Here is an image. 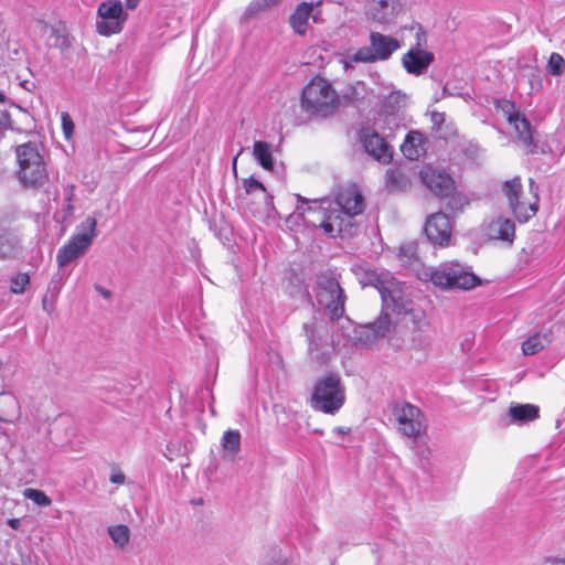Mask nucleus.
I'll use <instances>...</instances> for the list:
<instances>
[{"mask_svg":"<svg viewBox=\"0 0 565 565\" xmlns=\"http://www.w3.org/2000/svg\"><path fill=\"white\" fill-rule=\"evenodd\" d=\"M243 188L247 194H253L257 191L262 192L264 194V198L266 200V203H271L273 196L268 194L265 185L255 179L254 177H249L243 180Z\"/></svg>","mask_w":565,"mask_h":565,"instance_id":"obj_31","label":"nucleus"},{"mask_svg":"<svg viewBox=\"0 0 565 565\" xmlns=\"http://www.w3.org/2000/svg\"><path fill=\"white\" fill-rule=\"evenodd\" d=\"M502 110L507 117L508 122L514 128L518 140L522 143L524 149L531 153H537V143L534 142L531 122L522 115L513 103L504 102Z\"/></svg>","mask_w":565,"mask_h":565,"instance_id":"obj_13","label":"nucleus"},{"mask_svg":"<svg viewBox=\"0 0 565 565\" xmlns=\"http://www.w3.org/2000/svg\"><path fill=\"white\" fill-rule=\"evenodd\" d=\"M361 143L364 150L375 160L382 163L391 162L393 149L376 131L363 129L361 131Z\"/></svg>","mask_w":565,"mask_h":565,"instance_id":"obj_17","label":"nucleus"},{"mask_svg":"<svg viewBox=\"0 0 565 565\" xmlns=\"http://www.w3.org/2000/svg\"><path fill=\"white\" fill-rule=\"evenodd\" d=\"M426 137L418 130H411L404 142L401 145V151L405 158L409 160H417L419 157L425 154Z\"/></svg>","mask_w":565,"mask_h":565,"instance_id":"obj_22","label":"nucleus"},{"mask_svg":"<svg viewBox=\"0 0 565 565\" xmlns=\"http://www.w3.org/2000/svg\"><path fill=\"white\" fill-rule=\"evenodd\" d=\"M424 232L433 244L446 246L450 241L452 223L447 214L437 212L427 217Z\"/></svg>","mask_w":565,"mask_h":565,"instance_id":"obj_15","label":"nucleus"},{"mask_svg":"<svg viewBox=\"0 0 565 565\" xmlns=\"http://www.w3.org/2000/svg\"><path fill=\"white\" fill-rule=\"evenodd\" d=\"M530 190L532 200H525L522 193V183L519 177L507 180L503 183L502 191L508 200L509 207L519 223H526L535 216L539 211V195L535 182L530 179Z\"/></svg>","mask_w":565,"mask_h":565,"instance_id":"obj_8","label":"nucleus"},{"mask_svg":"<svg viewBox=\"0 0 565 565\" xmlns=\"http://www.w3.org/2000/svg\"><path fill=\"white\" fill-rule=\"evenodd\" d=\"M430 281L443 289L469 290L480 285V278L459 263H444L430 270Z\"/></svg>","mask_w":565,"mask_h":565,"instance_id":"obj_9","label":"nucleus"},{"mask_svg":"<svg viewBox=\"0 0 565 565\" xmlns=\"http://www.w3.org/2000/svg\"><path fill=\"white\" fill-rule=\"evenodd\" d=\"M279 1L280 0H254L247 7L245 14L247 17H252L259 11H263L265 9L270 8L271 6H275Z\"/></svg>","mask_w":565,"mask_h":565,"instance_id":"obj_36","label":"nucleus"},{"mask_svg":"<svg viewBox=\"0 0 565 565\" xmlns=\"http://www.w3.org/2000/svg\"><path fill=\"white\" fill-rule=\"evenodd\" d=\"M23 495L39 507H49L52 503L51 499L42 490L26 488L23 491Z\"/></svg>","mask_w":565,"mask_h":565,"instance_id":"obj_35","label":"nucleus"},{"mask_svg":"<svg viewBox=\"0 0 565 565\" xmlns=\"http://www.w3.org/2000/svg\"><path fill=\"white\" fill-rule=\"evenodd\" d=\"M541 153H551L561 157L565 153V125L559 126L541 146L537 145Z\"/></svg>","mask_w":565,"mask_h":565,"instance_id":"obj_23","label":"nucleus"},{"mask_svg":"<svg viewBox=\"0 0 565 565\" xmlns=\"http://www.w3.org/2000/svg\"><path fill=\"white\" fill-rule=\"evenodd\" d=\"M397 0H370L367 4V14L381 24L391 22L397 14Z\"/></svg>","mask_w":565,"mask_h":565,"instance_id":"obj_21","label":"nucleus"},{"mask_svg":"<svg viewBox=\"0 0 565 565\" xmlns=\"http://www.w3.org/2000/svg\"><path fill=\"white\" fill-rule=\"evenodd\" d=\"M11 125L10 113L4 108H0V138L3 136L4 131L11 128Z\"/></svg>","mask_w":565,"mask_h":565,"instance_id":"obj_38","label":"nucleus"},{"mask_svg":"<svg viewBox=\"0 0 565 565\" xmlns=\"http://www.w3.org/2000/svg\"><path fill=\"white\" fill-rule=\"evenodd\" d=\"M399 255L412 258L415 255V247L411 244L399 247Z\"/></svg>","mask_w":565,"mask_h":565,"instance_id":"obj_40","label":"nucleus"},{"mask_svg":"<svg viewBox=\"0 0 565 565\" xmlns=\"http://www.w3.org/2000/svg\"><path fill=\"white\" fill-rule=\"evenodd\" d=\"M30 285V276L26 273H19L10 278V291L14 295H21Z\"/></svg>","mask_w":565,"mask_h":565,"instance_id":"obj_34","label":"nucleus"},{"mask_svg":"<svg viewBox=\"0 0 565 565\" xmlns=\"http://www.w3.org/2000/svg\"><path fill=\"white\" fill-rule=\"evenodd\" d=\"M363 286H374L382 298V311L379 318L364 327V333L369 342L388 337L396 322L392 320L390 312L396 315L406 313L409 310V300L394 281H386L382 274L366 269L360 279Z\"/></svg>","mask_w":565,"mask_h":565,"instance_id":"obj_2","label":"nucleus"},{"mask_svg":"<svg viewBox=\"0 0 565 565\" xmlns=\"http://www.w3.org/2000/svg\"><path fill=\"white\" fill-rule=\"evenodd\" d=\"M332 431H333V434L343 436V435H347L350 431V429L342 427V426H338V427H334Z\"/></svg>","mask_w":565,"mask_h":565,"instance_id":"obj_43","label":"nucleus"},{"mask_svg":"<svg viewBox=\"0 0 565 565\" xmlns=\"http://www.w3.org/2000/svg\"><path fill=\"white\" fill-rule=\"evenodd\" d=\"M4 99V96L3 94L0 93V102H2Z\"/></svg>","mask_w":565,"mask_h":565,"instance_id":"obj_48","label":"nucleus"},{"mask_svg":"<svg viewBox=\"0 0 565 565\" xmlns=\"http://www.w3.org/2000/svg\"><path fill=\"white\" fill-rule=\"evenodd\" d=\"M108 533L113 542L119 547L126 546L129 542V529L126 525L109 526Z\"/></svg>","mask_w":565,"mask_h":565,"instance_id":"obj_30","label":"nucleus"},{"mask_svg":"<svg viewBox=\"0 0 565 565\" xmlns=\"http://www.w3.org/2000/svg\"><path fill=\"white\" fill-rule=\"evenodd\" d=\"M444 120H445L444 113L434 111L431 114V121L434 122V125H440L441 122H444Z\"/></svg>","mask_w":565,"mask_h":565,"instance_id":"obj_41","label":"nucleus"},{"mask_svg":"<svg viewBox=\"0 0 565 565\" xmlns=\"http://www.w3.org/2000/svg\"><path fill=\"white\" fill-rule=\"evenodd\" d=\"M411 185L407 174L399 168H390L385 173V186L388 192L405 191Z\"/></svg>","mask_w":565,"mask_h":565,"instance_id":"obj_24","label":"nucleus"},{"mask_svg":"<svg viewBox=\"0 0 565 565\" xmlns=\"http://www.w3.org/2000/svg\"><path fill=\"white\" fill-rule=\"evenodd\" d=\"M0 565H4V564L0 563Z\"/></svg>","mask_w":565,"mask_h":565,"instance_id":"obj_49","label":"nucleus"},{"mask_svg":"<svg viewBox=\"0 0 565 565\" xmlns=\"http://www.w3.org/2000/svg\"><path fill=\"white\" fill-rule=\"evenodd\" d=\"M434 62V54L418 45L408 50L402 57L403 67L408 74L420 75Z\"/></svg>","mask_w":565,"mask_h":565,"instance_id":"obj_18","label":"nucleus"},{"mask_svg":"<svg viewBox=\"0 0 565 565\" xmlns=\"http://www.w3.org/2000/svg\"><path fill=\"white\" fill-rule=\"evenodd\" d=\"M296 212L305 217L306 212L317 217L310 220L313 226H319L328 236L342 238L351 237L356 233L354 216L364 211V198L358 186L351 185L339 191L335 204L338 209L329 210L324 206L328 201H307L297 194Z\"/></svg>","mask_w":565,"mask_h":565,"instance_id":"obj_1","label":"nucleus"},{"mask_svg":"<svg viewBox=\"0 0 565 565\" xmlns=\"http://www.w3.org/2000/svg\"><path fill=\"white\" fill-rule=\"evenodd\" d=\"M565 70V60L564 57L556 52H553L550 55V58L546 64V72L552 76H561Z\"/></svg>","mask_w":565,"mask_h":565,"instance_id":"obj_33","label":"nucleus"},{"mask_svg":"<svg viewBox=\"0 0 565 565\" xmlns=\"http://www.w3.org/2000/svg\"><path fill=\"white\" fill-rule=\"evenodd\" d=\"M551 339L547 334L535 333L522 343V351L525 355H533L548 345Z\"/></svg>","mask_w":565,"mask_h":565,"instance_id":"obj_27","label":"nucleus"},{"mask_svg":"<svg viewBox=\"0 0 565 565\" xmlns=\"http://www.w3.org/2000/svg\"><path fill=\"white\" fill-rule=\"evenodd\" d=\"M62 131L65 140L70 141L74 135L75 125L67 111L61 113Z\"/></svg>","mask_w":565,"mask_h":565,"instance_id":"obj_37","label":"nucleus"},{"mask_svg":"<svg viewBox=\"0 0 565 565\" xmlns=\"http://www.w3.org/2000/svg\"><path fill=\"white\" fill-rule=\"evenodd\" d=\"M509 415L515 423H527L539 417V407L533 404H518L510 407Z\"/></svg>","mask_w":565,"mask_h":565,"instance_id":"obj_25","label":"nucleus"},{"mask_svg":"<svg viewBox=\"0 0 565 565\" xmlns=\"http://www.w3.org/2000/svg\"><path fill=\"white\" fill-rule=\"evenodd\" d=\"M140 0H125L126 7L128 9H135L139 4Z\"/></svg>","mask_w":565,"mask_h":565,"instance_id":"obj_44","label":"nucleus"},{"mask_svg":"<svg viewBox=\"0 0 565 565\" xmlns=\"http://www.w3.org/2000/svg\"><path fill=\"white\" fill-rule=\"evenodd\" d=\"M222 446L226 451L237 454L241 448V434L238 430H226L222 438Z\"/></svg>","mask_w":565,"mask_h":565,"instance_id":"obj_29","label":"nucleus"},{"mask_svg":"<svg viewBox=\"0 0 565 565\" xmlns=\"http://www.w3.org/2000/svg\"><path fill=\"white\" fill-rule=\"evenodd\" d=\"M300 102L309 115L327 117L338 108L340 99L330 82L316 76L303 87Z\"/></svg>","mask_w":565,"mask_h":565,"instance_id":"obj_4","label":"nucleus"},{"mask_svg":"<svg viewBox=\"0 0 565 565\" xmlns=\"http://www.w3.org/2000/svg\"><path fill=\"white\" fill-rule=\"evenodd\" d=\"M253 154L255 160L265 170L274 169V159L271 154V147L266 141H255L253 146Z\"/></svg>","mask_w":565,"mask_h":565,"instance_id":"obj_26","label":"nucleus"},{"mask_svg":"<svg viewBox=\"0 0 565 565\" xmlns=\"http://www.w3.org/2000/svg\"><path fill=\"white\" fill-rule=\"evenodd\" d=\"M18 250V241L11 235H0V258L12 257Z\"/></svg>","mask_w":565,"mask_h":565,"instance_id":"obj_32","label":"nucleus"},{"mask_svg":"<svg viewBox=\"0 0 565 565\" xmlns=\"http://www.w3.org/2000/svg\"><path fill=\"white\" fill-rule=\"evenodd\" d=\"M444 199H447L446 207L454 213L463 211L470 203L468 195L461 191H456V189Z\"/></svg>","mask_w":565,"mask_h":565,"instance_id":"obj_28","label":"nucleus"},{"mask_svg":"<svg viewBox=\"0 0 565 565\" xmlns=\"http://www.w3.org/2000/svg\"><path fill=\"white\" fill-rule=\"evenodd\" d=\"M95 289L106 299L110 298L111 296V292L105 288H103L102 286H96Z\"/></svg>","mask_w":565,"mask_h":565,"instance_id":"obj_42","label":"nucleus"},{"mask_svg":"<svg viewBox=\"0 0 565 565\" xmlns=\"http://www.w3.org/2000/svg\"><path fill=\"white\" fill-rule=\"evenodd\" d=\"M484 232L489 239L512 245L515 237V225L510 218L497 217L486 225Z\"/></svg>","mask_w":565,"mask_h":565,"instance_id":"obj_20","label":"nucleus"},{"mask_svg":"<svg viewBox=\"0 0 565 565\" xmlns=\"http://www.w3.org/2000/svg\"><path fill=\"white\" fill-rule=\"evenodd\" d=\"M321 1L313 2H301L299 3L291 15L289 17V24L295 33L298 35H305L308 30L309 19L312 18L313 22L318 23L319 19L317 14H313L316 7H319Z\"/></svg>","mask_w":565,"mask_h":565,"instance_id":"obj_19","label":"nucleus"},{"mask_svg":"<svg viewBox=\"0 0 565 565\" xmlns=\"http://www.w3.org/2000/svg\"><path fill=\"white\" fill-rule=\"evenodd\" d=\"M422 182L436 196L444 199L455 190V181L450 174L430 166L420 170Z\"/></svg>","mask_w":565,"mask_h":565,"instance_id":"obj_16","label":"nucleus"},{"mask_svg":"<svg viewBox=\"0 0 565 565\" xmlns=\"http://www.w3.org/2000/svg\"><path fill=\"white\" fill-rule=\"evenodd\" d=\"M406 105L407 96L399 90L392 92L382 100L376 126L386 137L404 126Z\"/></svg>","mask_w":565,"mask_h":565,"instance_id":"obj_10","label":"nucleus"},{"mask_svg":"<svg viewBox=\"0 0 565 565\" xmlns=\"http://www.w3.org/2000/svg\"><path fill=\"white\" fill-rule=\"evenodd\" d=\"M303 329H305L306 333L308 334V339H309V341H311V337H310V334H309V332H311V331H312L311 327H310V326H308V324H305V326H303Z\"/></svg>","mask_w":565,"mask_h":565,"instance_id":"obj_47","label":"nucleus"},{"mask_svg":"<svg viewBox=\"0 0 565 565\" xmlns=\"http://www.w3.org/2000/svg\"><path fill=\"white\" fill-rule=\"evenodd\" d=\"M125 475L119 470L113 471L109 478V480L115 484H122L125 482Z\"/></svg>","mask_w":565,"mask_h":565,"instance_id":"obj_39","label":"nucleus"},{"mask_svg":"<svg viewBox=\"0 0 565 565\" xmlns=\"http://www.w3.org/2000/svg\"><path fill=\"white\" fill-rule=\"evenodd\" d=\"M398 430L407 437H417L426 429L422 411L409 403L397 404L394 408Z\"/></svg>","mask_w":565,"mask_h":565,"instance_id":"obj_12","label":"nucleus"},{"mask_svg":"<svg viewBox=\"0 0 565 565\" xmlns=\"http://www.w3.org/2000/svg\"><path fill=\"white\" fill-rule=\"evenodd\" d=\"M317 300L331 320H338L343 316L345 295L334 278H326L319 282Z\"/></svg>","mask_w":565,"mask_h":565,"instance_id":"obj_11","label":"nucleus"},{"mask_svg":"<svg viewBox=\"0 0 565 565\" xmlns=\"http://www.w3.org/2000/svg\"><path fill=\"white\" fill-rule=\"evenodd\" d=\"M9 525L13 529H17L18 525H19V520L18 519H11L9 520Z\"/></svg>","mask_w":565,"mask_h":565,"instance_id":"obj_46","label":"nucleus"},{"mask_svg":"<svg viewBox=\"0 0 565 565\" xmlns=\"http://www.w3.org/2000/svg\"><path fill=\"white\" fill-rule=\"evenodd\" d=\"M401 47L402 42L398 39L377 31H371L369 45L362 46L351 54L348 53L343 57L344 68L348 70L358 63L374 64L386 62Z\"/></svg>","mask_w":565,"mask_h":565,"instance_id":"obj_3","label":"nucleus"},{"mask_svg":"<svg viewBox=\"0 0 565 565\" xmlns=\"http://www.w3.org/2000/svg\"><path fill=\"white\" fill-rule=\"evenodd\" d=\"M121 13L122 7L120 2H102L97 10V14L102 19L96 23L97 32L105 36L120 32L122 28V22L120 21Z\"/></svg>","mask_w":565,"mask_h":565,"instance_id":"obj_14","label":"nucleus"},{"mask_svg":"<svg viewBox=\"0 0 565 565\" xmlns=\"http://www.w3.org/2000/svg\"><path fill=\"white\" fill-rule=\"evenodd\" d=\"M564 564H565V561H564Z\"/></svg>","mask_w":565,"mask_h":565,"instance_id":"obj_50","label":"nucleus"},{"mask_svg":"<svg viewBox=\"0 0 565 565\" xmlns=\"http://www.w3.org/2000/svg\"><path fill=\"white\" fill-rule=\"evenodd\" d=\"M19 163L18 179L25 188H40L47 181L43 157L34 142L20 145L15 149Z\"/></svg>","mask_w":565,"mask_h":565,"instance_id":"obj_6","label":"nucleus"},{"mask_svg":"<svg viewBox=\"0 0 565 565\" xmlns=\"http://www.w3.org/2000/svg\"><path fill=\"white\" fill-rule=\"evenodd\" d=\"M72 193H70L67 196H66V200H67V214L71 215L72 212H73V205L71 203V200H72Z\"/></svg>","mask_w":565,"mask_h":565,"instance_id":"obj_45","label":"nucleus"},{"mask_svg":"<svg viewBox=\"0 0 565 565\" xmlns=\"http://www.w3.org/2000/svg\"><path fill=\"white\" fill-rule=\"evenodd\" d=\"M345 402V388L338 373L318 379L311 394V407L323 414H337Z\"/></svg>","mask_w":565,"mask_h":565,"instance_id":"obj_5","label":"nucleus"},{"mask_svg":"<svg viewBox=\"0 0 565 565\" xmlns=\"http://www.w3.org/2000/svg\"><path fill=\"white\" fill-rule=\"evenodd\" d=\"M96 225V218L88 216L77 226L76 233L57 250L56 263L60 268L65 267L88 250L97 236Z\"/></svg>","mask_w":565,"mask_h":565,"instance_id":"obj_7","label":"nucleus"}]
</instances>
